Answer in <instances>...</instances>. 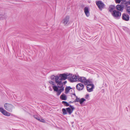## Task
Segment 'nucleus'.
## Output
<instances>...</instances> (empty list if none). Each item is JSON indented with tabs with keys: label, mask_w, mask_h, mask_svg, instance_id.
<instances>
[{
	"label": "nucleus",
	"mask_w": 130,
	"mask_h": 130,
	"mask_svg": "<svg viewBox=\"0 0 130 130\" xmlns=\"http://www.w3.org/2000/svg\"><path fill=\"white\" fill-rule=\"evenodd\" d=\"M70 73L68 74L67 73H64L59 74V83H58L59 85L56 86H52V88L54 91L57 92V95L58 96L60 95L61 92L63 91L64 90V88L63 87V83L62 81V80H65L68 79V77L70 76Z\"/></svg>",
	"instance_id": "1"
},
{
	"label": "nucleus",
	"mask_w": 130,
	"mask_h": 130,
	"mask_svg": "<svg viewBox=\"0 0 130 130\" xmlns=\"http://www.w3.org/2000/svg\"><path fill=\"white\" fill-rule=\"evenodd\" d=\"M78 80L82 83H84L85 85H87V90L88 92H89V88L88 87L89 86V79H88L87 80L86 78L84 77H79L78 76Z\"/></svg>",
	"instance_id": "2"
},
{
	"label": "nucleus",
	"mask_w": 130,
	"mask_h": 130,
	"mask_svg": "<svg viewBox=\"0 0 130 130\" xmlns=\"http://www.w3.org/2000/svg\"><path fill=\"white\" fill-rule=\"evenodd\" d=\"M75 109L73 106L70 105V107L66 108V109L63 108L62 109V111L64 115H66L68 112L70 115L73 112V110Z\"/></svg>",
	"instance_id": "3"
},
{
	"label": "nucleus",
	"mask_w": 130,
	"mask_h": 130,
	"mask_svg": "<svg viewBox=\"0 0 130 130\" xmlns=\"http://www.w3.org/2000/svg\"><path fill=\"white\" fill-rule=\"evenodd\" d=\"M112 14L113 17L119 19L121 16V13L119 11L114 10L113 11Z\"/></svg>",
	"instance_id": "4"
},
{
	"label": "nucleus",
	"mask_w": 130,
	"mask_h": 130,
	"mask_svg": "<svg viewBox=\"0 0 130 130\" xmlns=\"http://www.w3.org/2000/svg\"><path fill=\"white\" fill-rule=\"evenodd\" d=\"M78 76H77L76 75H73L71 74L70 76L68 77V79L70 82L72 83L76 81L77 79H78Z\"/></svg>",
	"instance_id": "5"
},
{
	"label": "nucleus",
	"mask_w": 130,
	"mask_h": 130,
	"mask_svg": "<svg viewBox=\"0 0 130 130\" xmlns=\"http://www.w3.org/2000/svg\"><path fill=\"white\" fill-rule=\"evenodd\" d=\"M4 107L5 109L8 111L11 112L14 106L11 104L6 103L4 104Z\"/></svg>",
	"instance_id": "6"
},
{
	"label": "nucleus",
	"mask_w": 130,
	"mask_h": 130,
	"mask_svg": "<svg viewBox=\"0 0 130 130\" xmlns=\"http://www.w3.org/2000/svg\"><path fill=\"white\" fill-rule=\"evenodd\" d=\"M96 3L100 10L102 11V8H103L104 6V3L100 1H96Z\"/></svg>",
	"instance_id": "7"
},
{
	"label": "nucleus",
	"mask_w": 130,
	"mask_h": 130,
	"mask_svg": "<svg viewBox=\"0 0 130 130\" xmlns=\"http://www.w3.org/2000/svg\"><path fill=\"white\" fill-rule=\"evenodd\" d=\"M51 79L53 81H55L56 83L57 84V85H59V77L58 76H56L54 75H52L51 77Z\"/></svg>",
	"instance_id": "8"
},
{
	"label": "nucleus",
	"mask_w": 130,
	"mask_h": 130,
	"mask_svg": "<svg viewBox=\"0 0 130 130\" xmlns=\"http://www.w3.org/2000/svg\"><path fill=\"white\" fill-rule=\"evenodd\" d=\"M122 18L123 20L128 21L129 20V16L128 14L124 13L122 14Z\"/></svg>",
	"instance_id": "9"
},
{
	"label": "nucleus",
	"mask_w": 130,
	"mask_h": 130,
	"mask_svg": "<svg viewBox=\"0 0 130 130\" xmlns=\"http://www.w3.org/2000/svg\"><path fill=\"white\" fill-rule=\"evenodd\" d=\"M69 16L66 15L62 21V22L65 25H66L69 21Z\"/></svg>",
	"instance_id": "10"
},
{
	"label": "nucleus",
	"mask_w": 130,
	"mask_h": 130,
	"mask_svg": "<svg viewBox=\"0 0 130 130\" xmlns=\"http://www.w3.org/2000/svg\"><path fill=\"white\" fill-rule=\"evenodd\" d=\"M84 85L81 83L77 84L76 86L77 89L78 90L80 91L82 90L84 87Z\"/></svg>",
	"instance_id": "11"
},
{
	"label": "nucleus",
	"mask_w": 130,
	"mask_h": 130,
	"mask_svg": "<svg viewBox=\"0 0 130 130\" xmlns=\"http://www.w3.org/2000/svg\"><path fill=\"white\" fill-rule=\"evenodd\" d=\"M128 1H126L124 3V4L125 5V9H126V10L127 12L129 14H130V6H128Z\"/></svg>",
	"instance_id": "12"
},
{
	"label": "nucleus",
	"mask_w": 130,
	"mask_h": 130,
	"mask_svg": "<svg viewBox=\"0 0 130 130\" xmlns=\"http://www.w3.org/2000/svg\"><path fill=\"white\" fill-rule=\"evenodd\" d=\"M92 79H90V92L93 91V89L95 88L94 85L93 84L92 81Z\"/></svg>",
	"instance_id": "13"
},
{
	"label": "nucleus",
	"mask_w": 130,
	"mask_h": 130,
	"mask_svg": "<svg viewBox=\"0 0 130 130\" xmlns=\"http://www.w3.org/2000/svg\"><path fill=\"white\" fill-rule=\"evenodd\" d=\"M123 7L121 4L120 5H117L116 6V9L117 11L122 12Z\"/></svg>",
	"instance_id": "14"
},
{
	"label": "nucleus",
	"mask_w": 130,
	"mask_h": 130,
	"mask_svg": "<svg viewBox=\"0 0 130 130\" xmlns=\"http://www.w3.org/2000/svg\"><path fill=\"white\" fill-rule=\"evenodd\" d=\"M84 11L86 16L88 17L89 16V15L88 14L89 13L88 8L87 7H85L84 9Z\"/></svg>",
	"instance_id": "15"
},
{
	"label": "nucleus",
	"mask_w": 130,
	"mask_h": 130,
	"mask_svg": "<svg viewBox=\"0 0 130 130\" xmlns=\"http://www.w3.org/2000/svg\"><path fill=\"white\" fill-rule=\"evenodd\" d=\"M60 98L62 100H66L67 99V97L65 94H63L60 95Z\"/></svg>",
	"instance_id": "16"
},
{
	"label": "nucleus",
	"mask_w": 130,
	"mask_h": 130,
	"mask_svg": "<svg viewBox=\"0 0 130 130\" xmlns=\"http://www.w3.org/2000/svg\"><path fill=\"white\" fill-rule=\"evenodd\" d=\"M71 89V87L70 86H67L66 87L65 89V93H66L67 94L68 93Z\"/></svg>",
	"instance_id": "17"
},
{
	"label": "nucleus",
	"mask_w": 130,
	"mask_h": 130,
	"mask_svg": "<svg viewBox=\"0 0 130 130\" xmlns=\"http://www.w3.org/2000/svg\"><path fill=\"white\" fill-rule=\"evenodd\" d=\"M110 9L109 10L110 12H112L113 10L115 8V6L114 5H110L109 7Z\"/></svg>",
	"instance_id": "18"
},
{
	"label": "nucleus",
	"mask_w": 130,
	"mask_h": 130,
	"mask_svg": "<svg viewBox=\"0 0 130 130\" xmlns=\"http://www.w3.org/2000/svg\"><path fill=\"white\" fill-rule=\"evenodd\" d=\"M62 103L64 106L66 107H68L69 106L70 107V105H70L69 104V103L65 101H62Z\"/></svg>",
	"instance_id": "19"
},
{
	"label": "nucleus",
	"mask_w": 130,
	"mask_h": 130,
	"mask_svg": "<svg viewBox=\"0 0 130 130\" xmlns=\"http://www.w3.org/2000/svg\"><path fill=\"white\" fill-rule=\"evenodd\" d=\"M86 100L84 98H82L80 99L79 103L80 104H82Z\"/></svg>",
	"instance_id": "20"
},
{
	"label": "nucleus",
	"mask_w": 130,
	"mask_h": 130,
	"mask_svg": "<svg viewBox=\"0 0 130 130\" xmlns=\"http://www.w3.org/2000/svg\"><path fill=\"white\" fill-rule=\"evenodd\" d=\"M3 114L5 116H10V113L9 112H7L6 110H5L4 113H3Z\"/></svg>",
	"instance_id": "21"
},
{
	"label": "nucleus",
	"mask_w": 130,
	"mask_h": 130,
	"mask_svg": "<svg viewBox=\"0 0 130 130\" xmlns=\"http://www.w3.org/2000/svg\"><path fill=\"white\" fill-rule=\"evenodd\" d=\"M38 120L43 123H44L45 122V121L42 118H39V119H38Z\"/></svg>",
	"instance_id": "22"
},
{
	"label": "nucleus",
	"mask_w": 130,
	"mask_h": 130,
	"mask_svg": "<svg viewBox=\"0 0 130 130\" xmlns=\"http://www.w3.org/2000/svg\"><path fill=\"white\" fill-rule=\"evenodd\" d=\"M76 99H75V100H74L73 101V102H79L80 100V98H78L77 96H76Z\"/></svg>",
	"instance_id": "23"
},
{
	"label": "nucleus",
	"mask_w": 130,
	"mask_h": 130,
	"mask_svg": "<svg viewBox=\"0 0 130 130\" xmlns=\"http://www.w3.org/2000/svg\"><path fill=\"white\" fill-rule=\"evenodd\" d=\"M5 110H4L2 107H0V111L3 114Z\"/></svg>",
	"instance_id": "24"
},
{
	"label": "nucleus",
	"mask_w": 130,
	"mask_h": 130,
	"mask_svg": "<svg viewBox=\"0 0 130 130\" xmlns=\"http://www.w3.org/2000/svg\"><path fill=\"white\" fill-rule=\"evenodd\" d=\"M5 19V16L4 15L0 14V20H3Z\"/></svg>",
	"instance_id": "25"
},
{
	"label": "nucleus",
	"mask_w": 130,
	"mask_h": 130,
	"mask_svg": "<svg viewBox=\"0 0 130 130\" xmlns=\"http://www.w3.org/2000/svg\"><path fill=\"white\" fill-rule=\"evenodd\" d=\"M34 117L37 120H38V119L40 118L37 115H35L34 116Z\"/></svg>",
	"instance_id": "26"
},
{
	"label": "nucleus",
	"mask_w": 130,
	"mask_h": 130,
	"mask_svg": "<svg viewBox=\"0 0 130 130\" xmlns=\"http://www.w3.org/2000/svg\"><path fill=\"white\" fill-rule=\"evenodd\" d=\"M49 83H50L51 84H52L53 85H54L53 86L55 85V82H53V81H50L49 82Z\"/></svg>",
	"instance_id": "27"
},
{
	"label": "nucleus",
	"mask_w": 130,
	"mask_h": 130,
	"mask_svg": "<svg viewBox=\"0 0 130 130\" xmlns=\"http://www.w3.org/2000/svg\"><path fill=\"white\" fill-rule=\"evenodd\" d=\"M126 0H122L121 1V4H124V3H125L126 1Z\"/></svg>",
	"instance_id": "28"
},
{
	"label": "nucleus",
	"mask_w": 130,
	"mask_h": 130,
	"mask_svg": "<svg viewBox=\"0 0 130 130\" xmlns=\"http://www.w3.org/2000/svg\"><path fill=\"white\" fill-rule=\"evenodd\" d=\"M89 97V95L88 94H86L85 97V98L86 99H88Z\"/></svg>",
	"instance_id": "29"
},
{
	"label": "nucleus",
	"mask_w": 130,
	"mask_h": 130,
	"mask_svg": "<svg viewBox=\"0 0 130 130\" xmlns=\"http://www.w3.org/2000/svg\"><path fill=\"white\" fill-rule=\"evenodd\" d=\"M121 5H122V7H123V9L125 8V5H124V4H121Z\"/></svg>",
	"instance_id": "30"
},
{
	"label": "nucleus",
	"mask_w": 130,
	"mask_h": 130,
	"mask_svg": "<svg viewBox=\"0 0 130 130\" xmlns=\"http://www.w3.org/2000/svg\"><path fill=\"white\" fill-rule=\"evenodd\" d=\"M67 83V81H65L64 82H63V83L64 84H65Z\"/></svg>",
	"instance_id": "31"
},
{
	"label": "nucleus",
	"mask_w": 130,
	"mask_h": 130,
	"mask_svg": "<svg viewBox=\"0 0 130 130\" xmlns=\"http://www.w3.org/2000/svg\"><path fill=\"white\" fill-rule=\"evenodd\" d=\"M74 102H71V101H70L68 103H69V104H71V103H74Z\"/></svg>",
	"instance_id": "32"
},
{
	"label": "nucleus",
	"mask_w": 130,
	"mask_h": 130,
	"mask_svg": "<svg viewBox=\"0 0 130 130\" xmlns=\"http://www.w3.org/2000/svg\"><path fill=\"white\" fill-rule=\"evenodd\" d=\"M71 89H73L74 90V89H75V87H73L72 88H71Z\"/></svg>",
	"instance_id": "33"
},
{
	"label": "nucleus",
	"mask_w": 130,
	"mask_h": 130,
	"mask_svg": "<svg viewBox=\"0 0 130 130\" xmlns=\"http://www.w3.org/2000/svg\"><path fill=\"white\" fill-rule=\"evenodd\" d=\"M81 7H85V5H82L81 6Z\"/></svg>",
	"instance_id": "34"
},
{
	"label": "nucleus",
	"mask_w": 130,
	"mask_h": 130,
	"mask_svg": "<svg viewBox=\"0 0 130 130\" xmlns=\"http://www.w3.org/2000/svg\"><path fill=\"white\" fill-rule=\"evenodd\" d=\"M73 95H74L75 96V97H76V96H76V95L75 94V93H74L73 94H72Z\"/></svg>",
	"instance_id": "35"
},
{
	"label": "nucleus",
	"mask_w": 130,
	"mask_h": 130,
	"mask_svg": "<svg viewBox=\"0 0 130 130\" xmlns=\"http://www.w3.org/2000/svg\"><path fill=\"white\" fill-rule=\"evenodd\" d=\"M128 5H130V1H128Z\"/></svg>",
	"instance_id": "36"
},
{
	"label": "nucleus",
	"mask_w": 130,
	"mask_h": 130,
	"mask_svg": "<svg viewBox=\"0 0 130 130\" xmlns=\"http://www.w3.org/2000/svg\"><path fill=\"white\" fill-rule=\"evenodd\" d=\"M88 2L89 3V1H88Z\"/></svg>",
	"instance_id": "37"
}]
</instances>
